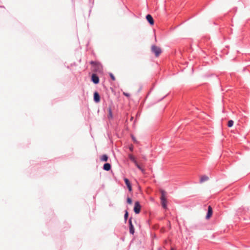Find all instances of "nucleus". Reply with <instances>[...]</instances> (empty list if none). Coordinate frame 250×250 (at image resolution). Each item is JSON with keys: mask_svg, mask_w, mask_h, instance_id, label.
Here are the masks:
<instances>
[{"mask_svg": "<svg viewBox=\"0 0 250 250\" xmlns=\"http://www.w3.org/2000/svg\"><path fill=\"white\" fill-rule=\"evenodd\" d=\"M90 64L92 65V71L95 73H102L103 67L102 65L98 62L91 61L90 62Z\"/></svg>", "mask_w": 250, "mask_h": 250, "instance_id": "f257e3e1", "label": "nucleus"}, {"mask_svg": "<svg viewBox=\"0 0 250 250\" xmlns=\"http://www.w3.org/2000/svg\"><path fill=\"white\" fill-rule=\"evenodd\" d=\"M233 124H234V122L233 121H232V120H230L228 121V126L229 127H231L233 126Z\"/></svg>", "mask_w": 250, "mask_h": 250, "instance_id": "f3484780", "label": "nucleus"}, {"mask_svg": "<svg viewBox=\"0 0 250 250\" xmlns=\"http://www.w3.org/2000/svg\"><path fill=\"white\" fill-rule=\"evenodd\" d=\"M135 166L141 171V172L144 174L145 173V169L143 168L138 163V162H136V163L135 164Z\"/></svg>", "mask_w": 250, "mask_h": 250, "instance_id": "2eb2a0df", "label": "nucleus"}, {"mask_svg": "<svg viewBox=\"0 0 250 250\" xmlns=\"http://www.w3.org/2000/svg\"><path fill=\"white\" fill-rule=\"evenodd\" d=\"M108 119H112L113 118V114H112V109H111V107H109L108 108Z\"/></svg>", "mask_w": 250, "mask_h": 250, "instance_id": "f8f14e48", "label": "nucleus"}, {"mask_svg": "<svg viewBox=\"0 0 250 250\" xmlns=\"http://www.w3.org/2000/svg\"><path fill=\"white\" fill-rule=\"evenodd\" d=\"M124 180V181H125V183L126 186L127 187L128 191L130 192L132 190V186H131V184L130 183L129 180L126 178H125Z\"/></svg>", "mask_w": 250, "mask_h": 250, "instance_id": "6e6552de", "label": "nucleus"}, {"mask_svg": "<svg viewBox=\"0 0 250 250\" xmlns=\"http://www.w3.org/2000/svg\"><path fill=\"white\" fill-rule=\"evenodd\" d=\"M91 81L94 84H97L99 83V76L96 73H93L91 77Z\"/></svg>", "mask_w": 250, "mask_h": 250, "instance_id": "39448f33", "label": "nucleus"}, {"mask_svg": "<svg viewBox=\"0 0 250 250\" xmlns=\"http://www.w3.org/2000/svg\"><path fill=\"white\" fill-rule=\"evenodd\" d=\"M123 94L126 96V97H129L130 96V94L129 93H125V92H124L123 93Z\"/></svg>", "mask_w": 250, "mask_h": 250, "instance_id": "5701e85b", "label": "nucleus"}, {"mask_svg": "<svg viewBox=\"0 0 250 250\" xmlns=\"http://www.w3.org/2000/svg\"><path fill=\"white\" fill-rule=\"evenodd\" d=\"M128 156L129 159L130 160V161H131L134 164L135 163H136V162H137L135 158L132 154H129Z\"/></svg>", "mask_w": 250, "mask_h": 250, "instance_id": "ddd939ff", "label": "nucleus"}, {"mask_svg": "<svg viewBox=\"0 0 250 250\" xmlns=\"http://www.w3.org/2000/svg\"><path fill=\"white\" fill-rule=\"evenodd\" d=\"M94 101L95 103H99L100 101V96L99 93L95 91L93 95Z\"/></svg>", "mask_w": 250, "mask_h": 250, "instance_id": "1a4fd4ad", "label": "nucleus"}, {"mask_svg": "<svg viewBox=\"0 0 250 250\" xmlns=\"http://www.w3.org/2000/svg\"><path fill=\"white\" fill-rule=\"evenodd\" d=\"M170 250H176V249L173 247H171Z\"/></svg>", "mask_w": 250, "mask_h": 250, "instance_id": "b1692460", "label": "nucleus"}, {"mask_svg": "<svg viewBox=\"0 0 250 250\" xmlns=\"http://www.w3.org/2000/svg\"><path fill=\"white\" fill-rule=\"evenodd\" d=\"M126 202L128 204H131L132 203V200L131 198L128 197L126 199Z\"/></svg>", "mask_w": 250, "mask_h": 250, "instance_id": "6ab92c4d", "label": "nucleus"}, {"mask_svg": "<svg viewBox=\"0 0 250 250\" xmlns=\"http://www.w3.org/2000/svg\"><path fill=\"white\" fill-rule=\"evenodd\" d=\"M208 180V177L206 175H203L200 178V183H203L204 182L207 181Z\"/></svg>", "mask_w": 250, "mask_h": 250, "instance_id": "dca6fc26", "label": "nucleus"}, {"mask_svg": "<svg viewBox=\"0 0 250 250\" xmlns=\"http://www.w3.org/2000/svg\"><path fill=\"white\" fill-rule=\"evenodd\" d=\"M109 76H110V77L112 81H115V76H114V75L112 73H110L109 74Z\"/></svg>", "mask_w": 250, "mask_h": 250, "instance_id": "412c9836", "label": "nucleus"}, {"mask_svg": "<svg viewBox=\"0 0 250 250\" xmlns=\"http://www.w3.org/2000/svg\"><path fill=\"white\" fill-rule=\"evenodd\" d=\"M160 199H161L162 207L164 209H167V201L166 198L165 197V191L164 190L161 191V196L160 197Z\"/></svg>", "mask_w": 250, "mask_h": 250, "instance_id": "f03ea898", "label": "nucleus"}, {"mask_svg": "<svg viewBox=\"0 0 250 250\" xmlns=\"http://www.w3.org/2000/svg\"><path fill=\"white\" fill-rule=\"evenodd\" d=\"M129 233L131 234H134L135 232V229L132 223V217H130L128 220Z\"/></svg>", "mask_w": 250, "mask_h": 250, "instance_id": "423d86ee", "label": "nucleus"}, {"mask_svg": "<svg viewBox=\"0 0 250 250\" xmlns=\"http://www.w3.org/2000/svg\"><path fill=\"white\" fill-rule=\"evenodd\" d=\"M128 217V212L127 210H125V215H124V219H125V222H126Z\"/></svg>", "mask_w": 250, "mask_h": 250, "instance_id": "a211bd4d", "label": "nucleus"}, {"mask_svg": "<svg viewBox=\"0 0 250 250\" xmlns=\"http://www.w3.org/2000/svg\"><path fill=\"white\" fill-rule=\"evenodd\" d=\"M146 19L151 25L154 24V20L151 15H150V14H147L146 16Z\"/></svg>", "mask_w": 250, "mask_h": 250, "instance_id": "9d476101", "label": "nucleus"}, {"mask_svg": "<svg viewBox=\"0 0 250 250\" xmlns=\"http://www.w3.org/2000/svg\"><path fill=\"white\" fill-rule=\"evenodd\" d=\"M111 166L109 163H105L103 166V169L105 171H109L111 169Z\"/></svg>", "mask_w": 250, "mask_h": 250, "instance_id": "9b49d317", "label": "nucleus"}, {"mask_svg": "<svg viewBox=\"0 0 250 250\" xmlns=\"http://www.w3.org/2000/svg\"><path fill=\"white\" fill-rule=\"evenodd\" d=\"M151 51L155 54L156 57H158L162 53L161 49L155 45H152L151 48Z\"/></svg>", "mask_w": 250, "mask_h": 250, "instance_id": "7ed1b4c3", "label": "nucleus"}, {"mask_svg": "<svg viewBox=\"0 0 250 250\" xmlns=\"http://www.w3.org/2000/svg\"><path fill=\"white\" fill-rule=\"evenodd\" d=\"M128 148L131 152H133L134 150V146L131 144L129 146Z\"/></svg>", "mask_w": 250, "mask_h": 250, "instance_id": "aec40b11", "label": "nucleus"}, {"mask_svg": "<svg viewBox=\"0 0 250 250\" xmlns=\"http://www.w3.org/2000/svg\"><path fill=\"white\" fill-rule=\"evenodd\" d=\"M141 206L138 201L135 203L133 210L136 214H139L140 212Z\"/></svg>", "mask_w": 250, "mask_h": 250, "instance_id": "20e7f679", "label": "nucleus"}, {"mask_svg": "<svg viewBox=\"0 0 250 250\" xmlns=\"http://www.w3.org/2000/svg\"><path fill=\"white\" fill-rule=\"evenodd\" d=\"M213 210L212 207L210 206H208V211L206 216V219H209L212 216Z\"/></svg>", "mask_w": 250, "mask_h": 250, "instance_id": "0eeeda50", "label": "nucleus"}, {"mask_svg": "<svg viewBox=\"0 0 250 250\" xmlns=\"http://www.w3.org/2000/svg\"><path fill=\"white\" fill-rule=\"evenodd\" d=\"M108 159V157L106 154H104L103 155L101 158L100 160L101 161L103 162H107Z\"/></svg>", "mask_w": 250, "mask_h": 250, "instance_id": "4468645a", "label": "nucleus"}, {"mask_svg": "<svg viewBox=\"0 0 250 250\" xmlns=\"http://www.w3.org/2000/svg\"><path fill=\"white\" fill-rule=\"evenodd\" d=\"M167 95H166L165 96H164L161 99V100H162V99H164L166 96H167Z\"/></svg>", "mask_w": 250, "mask_h": 250, "instance_id": "393cba45", "label": "nucleus"}, {"mask_svg": "<svg viewBox=\"0 0 250 250\" xmlns=\"http://www.w3.org/2000/svg\"><path fill=\"white\" fill-rule=\"evenodd\" d=\"M131 138H132V139L134 143H136L137 142V140H136V139L135 137L134 136H133V135H132V136H131Z\"/></svg>", "mask_w": 250, "mask_h": 250, "instance_id": "4be33fe9", "label": "nucleus"}]
</instances>
